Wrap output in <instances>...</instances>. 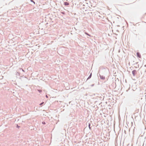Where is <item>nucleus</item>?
<instances>
[{
    "label": "nucleus",
    "mask_w": 146,
    "mask_h": 146,
    "mask_svg": "<svg viewBox=\"0 0 146 146\" xmlns=\"http://www.w3.org/2000/svg\"><path fill=\"white\" fill-rule=\"evenodd\" d=\"M132 74L134 76H135L137 74V71L135 70H133L132 72Z\"/></svg>",
    "instance_id": "obj_1"
},
{
    "label": "nucleus",
    "mask_w": 146,
    "mask_h": 146,
    "mask_svg": "<svg viewBox=\"0 0 146 146\" xmlns=\"http://www.w3.org/2000/svg\"><path fill=\"white\" fill-rule=\"evenodd\" d=\"M98 76H99L100 77V79L101 80H104L105 79V76L103 75H101L99 74V75L98 74Z\"/></svg>",
    "instance_id": "obj_2"
},
{
    "label": "nucleus",
    "mask_w": 146,
    "mask_h": 146,
    "mask_svg": "<svg viewBox=\"0 0 146 146\" xmlns=\"http://www.w3.org/2000/svg\"><path fill=\"white\" fill-rule=\"evenodd\" d=\"M137 56L139 58H141V56L140 53L138 52H137L136 53Z\"/></svg>",
    "instance_id": "obj_3"
},
{
    "label": "nucleus",
    "mask_w": 146,
    "mask_h": 146,
    "mask_svg": "<svg viewBox=\"0 0 146 146\" xmlns=\"http://www.w3.org/2000/svg\"><path fill=\"white\" fill-rule=\"evenodd\" d=\"M93 80H94V84H92L91 85V86H92V87L94 85V84L96 83V81H97V80L96 79H94Z\"/></svg>",
    "instance_id": "obj_4"
},
{
    "label": "nucleus",
    "mask_w": 146,
    "mask_h": 146,
    "mask_svg": "<svg viewBox=\"0 0 146 146\" xmlns=\"http://www.w3.org/2000/svg\"><path fill=\"white\" fill-rule=\"evenodd\" d=\"M87 124L88 125V127L89 128V129L90 130H91V127H90V122H87L86 123V125H87Z\"/></svg>",
    "instance_id": "obj_5"
},
{
    "label": "nucleus",
    "mask_w": 146,
    "mask_h": 146,
    "mask_svg": "<svg viewBox=\"0 0 146 146\" xmlns=\"http://www.w3.org/2000/svg\"><path fill=\"white\" fill-rule=\"evenodd\" d=\"M69 4L68 2H64V5L66 6H68Z\"/></svg>",
    "instance_id": "obj_6"
},
{
    "label": "nucleus",
    "mask_w": 146,
    "mask_h": 146,
    "mask_svg": "<svg viewBox=\"0 0 146 146\" xmlns=\"http://www.w3.org/2000/svg\"><path fill=\"white\" fill-rule=\"evenodd\" d=\"M20 72H17L16 73V75L17 76H20Z\"/></svg>",
    "instance_id": "obj_7"
},
{
    "label": "nucleus",
    "mask_w": 146,
    "mask_h": 146,
    "mask_svg": "<svg viewBox=\"0 0 146 146\" xmlns=\"http://www.w3.org/2000/svg\"><path fill=\"white\" fill-rule=\"evenodd\" d=\"M92 74L91 73V74H90V75L88 77V78L87 80H88L90 79L92 77Z\"/></svg>",
    "instance_id": "obj_8"
},
{
    "label": "nucleus",
    "mask_w": 146,
    "mask_h": 146,
    "mask_svg": "<svg viewBox=\"0 0 146 146\" xmlns=\"http://www.w3.org/2000/svg\"><path fill=\"white\" fill-rule=\"evenodd\" d=\"M85 34H86V35H88V36H91V35H90V34H89L88 33H87V32H85Z\"/></svg>",
    "instance_id": "obj_9"
},
{
    "label": "nucleus",
    "mask_w": 146,
    "mask_h": 146,
    "mask_svg": "<svg viewBox=\"0 0 146 146\" xmlns=\"http://www.w3.org/2000/svg\"><path fill=\"white\" fill-rule=\"evenodd\" d=\"M19 70H20V71H21V70L22 71H23V72H25V70L22 68H19Z\"/></svg>",
    "instance_id": "obj_10"
},
{
    "label": "nucleus",
    "mask_w": 146,
    "mask_h": 146,
    "mask_svg": "<svg viewBox=\"0 0 146 146\" xmlns=\"http://www.w3.org/2000/svg\"><path fill=\"white\" fill-rule=\"evenodd\" d=\"M44 102H42V103H41L39 104V105L41 106V105H42L43 104H44Z\"/></svg>",
    "instance_id": "obj_11"
},
{
    "label": "nucleus",
    "mask_w": 146,
    "mask_h": 146,
    "mask_svg": "<svg viewBox=\"0 0 146 146\" xmlns=\"http://www.w3.org/2000/svg\"><path fill=\"white\" fill-rule=\"evenodd\" d=\"M40 93H41L42 92V90H37Z\"/></svg>",
    "instance_id": "obj_12"
},
{
    "label": "nucleus",
    "mask_w": 146,
    "mask_h": 146,
    "mask_svg": "<svg viewBox=\"0 0 146 146\" xmlns=\"http://www.w3.org/2000/svg\"><path fill=\"white\" fill-rule=\"evenodd\" d=\"M16 127L17 128H19V127H20V126H19L17 124Z\"/></svg>",
    "instance_id": "obj_13"
},
{
    "label": "nucleus",
    "mask_w": 146,
    "mask_h": 146,
    "mask_svg": "<svg viewBox=\"0 0 146 146\" xmlns=\"http://www.w3.org/2000/svg\"><path fill=\"white\" fill-rule=\"evenodd\" d=\"M30 1L34 3V4H35V2L33 0H30Z\"/></svg>",
    "instance_id": "obj_14"
},
{
    "label": "nucleus",
    "mask_w": 146,
    "mask_h": 146,
    "mask_svg": "<svg viewBox=\"0 0 146 146\" xmlns=\"http://www.w3.org/2000/svg\"><path fill=\"white\" fill-rule=\"evenodd\" d=\"M42 123L43 125H45L46 124V123L45 121H43L42 122Z\"/></svg>",
    "instance_id": "obj_15"
},
{
    "label": "nucleus",
    "mask_w": 146,
    "mask_h": 146,
    "mask_svg": "<svg viewBox=\"0 0 146 146\" xmlns=\"http://www.w3.org/2000/svg\"><path fill=\"white\" fill-rule=\"evenodd\" d=\"M46 98H48V96L47 95H46Z\"/></svg>",
    "instance_id": "obj_16"
},
{
    "label": "nucleus",
    "mask_w": 146,
    "mask_h": 146,
    "mask_svg": "<svg viewBox=\"0 0 146 146\" xmlns=\"http://www.w3.org/2000/svg\"><path fill=\"white\" fill-rule=\"evenodd\" d=\"M124 133H125V134H126V131H125H125H124Z\"/></svg>",
    "instance_id": "obj_17"
},
{
    "label": "nucleus",
    "mask_w": 146,
    "mask_h": 146,
    "mask_svg": "<svg viewBox=\"0 0 146 146\" xmlns=\"http://www.w3.org/2000/svg\"><path fill=\"white\" fill-rule=\"evenodd\" d=\"M144 66L146 67V65H145Z\"/></svg>",
    "instance_id": "obj_18"
},
{
    "label": "nucleus",
    "mask_w": 146,
    "mask_h": 146,
    "mask_svg": "<svg viewBox=\"0 0 146 146\" xmlns=\"http://www.w3.org/2000/svg\"><path fill=\"white\" fill-rule=\"evenodd\" d=\"M98 84H99V82H98Z\"/></svg>",
    "instance_id": "obj_19"
},
{
    "label": "nucleus",
    "mask_w": 146,
    "mask_h": 146,
    "mask_svg": "<svg viewBox=\"0 0 146 146\" xmlns=\"http://www.w3.org/2000/svg\"><path fill=\"white\" fill-rule=\"evenodd\" d=\"M133 25H135L134 24H133Z\"/></svg>",
    "instance_id": "obj_20"
}]
</instances>
